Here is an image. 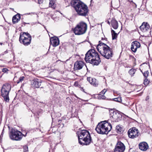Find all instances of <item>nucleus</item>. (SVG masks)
Here are the masks:
<instances>
[{"instance_id":"f257e3e1","label":"nucleus","mask_w":152,"mask_h":152,"mask_svg":"<svg viewBox=\"0 0 152 152\" xmlns=\"http://www.w3.org/2000/svg\"><path fill=\"white\" fill-rule=\"evenodd\" d=\"M85 60L93 65H98L101 62V60L98 53L94 49L89 50L85 55Z\"/></svg>"},{"instance_id":"f03ea898","label":"nucleus","mask_w":152,"mask_h":152,"mask_svg":"<svg viewBox=\"0 0 152 152\" xmlns=\"http://www.w3.org/2000/svg\"><path fill=\"white\" fill-rule=\"evenodd\" d=\"M96 46L97 50L101 54L106 58L109 59L112 57L113 55L112 49L100 41Z\"/></svg>"},{"instance_id":"7ed1b4c3","label":"nucleus","mask_w":152,"mask_h":152,"mask_svg":"<svg viewBox=\"0 0 152 152\" xmlns=\"http://www.w3.org/2000/svg\"><path fill=\"white\" fill-rule=\"evenodd\" d=\"M78 137L79 143L82 145H88L92 142L89 132L86 130H81Z\"/></svg>"},{"instance_id":"20e7f679","label":"nucleus","mask_w":152,"mask_h":152,"mask_svg":"<svg viewBox=\"0 0 152 152\" xmlns=\"http://www.w3.org/2000/svg\"><path fill=\"white\" fill-rule=\"evenodd\" d=\"M106 121H105L98 124L95 128V130L98 133L102 134H106L111 130L112 125Z\"/></svg>"},{"instance_id":"39448f33","label":"nucleus","mask_w":152,"mask_h":152,"mask_svg":"<svg viewBox=\"0 0 152 152\" xmlns=\"http://www.w3.org/2000/svg\"><path fill=\"white\" fill-rule=\"evenodd\" d=\"M73 6L79 15L86 17L88 15V7L83 2L80 1Z\"/></svg>"},{"instance_id":"423d86ee","label":"nucleus","mask_w":152,"mask_h":152,"mask_svg":"<svg viewBox=\"0 0 152 152\" xmlns=\"http://www.w3.org/2000/svg\"><path fill=\"white\" fill-rule=\"evenodd\" d=\"M87 24L83 22L78 24L73 29V32L75 35H81L84 34L87 30Z\"/></svg>"},{"instance_id":"0eeeda50","label":"nucleus","mask_w":152,"mask_h":152,"mask_svg":"<svg viewBox=\"0 0 152 152\" xmlns=\"http://www.w3.org/2000/svg\"><path fill=\"white\" fill-rule=\"evenodd\" d=\"M27 133L26 132L24 135L20 132L12 129L9 133L10 138L12 140H20L23 136L26 137Z\"/></svg>"},{"instance_id":"6e6552de","label":"nucleus","mask_w":152,"mask_h":152,"mask_svg":"<svg viewBox=\"0 0 152 152\" xmlns=\"http://www.w3.org/2000/svg\"><path fill=\"white\" fill-rule=\"evenodd\" d=\"M11 89V85L6 83L3 85L1 90V96L4 98V101L7 102H9V94Z\"/></svg>"},{"instance_id":"1a4fd4ad","label":"nucleus","mask_w":152,"mask_h":152,"mask_svg":"<svg viewBox=\"0 0 152 152\" xmlns=\"http://www.w3.org/2000/svg\"><path fill=\"white\" fill-rule=\"evenodd\" d=\"M31 37L28 33L23 32L20 34L19 41L20 43L23 44L25 46L29 45L31 42Z\"/></svg>"},{"instance_id":"9d476101","label":"nucleus","mask_w":152,"mask_h":152,"mask_svg":"<svg viewBox=\"0 0 152 152\" xmlns=\"http://www.w3.org/2000/svg\"><path fill=\"white\" fill-rule=\"evenodd\" d=\"M110 117L112 118L113 121L118 122L120 121L122 118V115L119 111L111 109L109 110Z\"/></svg>"},{"instance_id":"9b49d317","label":"nucleus","mask_w":152,"mask_h":152,"mask_svg":"<svg viewBox=\"0 0 152 152\" xmlns=\"http://www.w3.org/2000/svg\"><path fill=\"white\" fill-rule=\"evenodd\" d=\"M139 134L138 130L135 127H133L130 129L128 132L129 137L132 139L137 137Z\"/></svg>"},{"instance_id":"f8f14e48","label":"nucleus","mask_w":152,"mask_h":152,"mask_svg":"<svg viewBox=\"0 0 152 152\" xmlns=\"http://www.w3.org/2000/svg\"><path fill=\"white\" fill-rule=\"evenodd\" d=\"M125 149L124 145L121 141H118L115 148L114 152H124Z\"/></svg>"},{"instance_id":"ddd939ff","label":"nucleus","mask_w":152,"mask_h":152,"mask_svg":"<svg viewBox=\"0 0 152 152\" xmlns=\"http://www.w3.org/2000/svg\"><path fill=\"white\" fill-rule=\"evenodd\" d=\"M50 43L53 47H56L59 44V39L56 37H53L50 38Z\"/></svg>"},{"instance_id":"4468645a","label":"nucleus","mask_w":152,"mask_h":152,"mask_svg":"<svg viewBox=\"0 0 152 152\" xmlns=\"http://www.w3.org/2000/svg\"><path fill=\"white\" fill-rule=\"evenodd\" d=\"M140 46V43L137 41L132 42L131 43V49L132 51L135 53L136 52L137 48Z\"/></svg>"},{"instance_id":"2eb2a0df","label":"nucleus","mask_w":152,"mask_h":152,"mask_svg":"<svg viewBox=\"0 0 152 152\" xmlns=\"http://www.w3.org/2000/svg\"><path fill=\"white\" fill-rule=\"evenodd\" d=\"M41 80L37 79H34L31 82V85L34 88H39L41 85Z\"/></svg>"},{"instance_id":"dca6fc26","label":"nucleus","mask_w":152,"mask_h":152,"mask_svg":"<svg viewBox=\"0 0 152 152\" xmlns=\"http://www.w3.org/2000/svg\"><path fill=\"white\" fill-rule=\"evenodd\" d=\"M150 26L147 22H143L142 25L140 26V30L143 32L147 31L150 28Z\"/></svg>"},{"instance_id":"f3484780","label":"nucleus","mask_w":152,"mask_h":152,"mask_svg":"<svg viewBox=\"0 0 152 152\" xmlns=\"http://www.w3.org/2000/svg\"><path fill=\"white\" fill-rule=\"evenodd\" d=\"M84 65L83 63L81 61H78L75 62L74 65V69L75 70L81 69Z\"/></svg>"},{"instance_id":"a211bd4d","label":"nucleus","mask_w":152,"mask_h":152,"mask_svg":"<svg viewBox=\"0 0 152 152\" xmlns=\"http://www.w3.org/2000/svg\"><path fill=\"white\" fill-rule=\"evenodd\" d=\"M139 147L141 150L143 151L147 150L148 148V144L145 142L140 143L139 145Z\"/></svg>"},{"instance_id":"6ab92c4d","label":"nucleus","mask_w":152,"mask_h":152,"mask_svg":"<svg viewBox=\"0 0 152 152\" xmlns=\"http://www.w3.org/2000/svg\"><path fill=\"white\" fill-rule=\"evenodd\" d=\"M87 80L90 84L94 86H96L98 85V82H97L96 79L95 78H93L90 77H88Z\"/></svg>"},{"instance_id":"aec40b11","label":"nucleus","mask_w":152,"mask_h":152,"mask_svg":"<svg viewBox=\"0 0 152 152\" xmlns=\"http://www.w3.org/2000/svg\"><path fill=\"white\" fill-rule=\"evenodd\" d=\"M20 15L19 14H18L13 16L12 19L13 24H15L20 21Z\"/></svg>"},{"instance_id":"412c9836","label":"nucleus","mask_w":152,"mask_h":152,"mask_svg":"<svg viewBox=\"0 0 152 152\" xmlns=\"http://www.w3.org/2000/svg\"><path fill=\"white\" fill-rule=\"evenodd\" d=\"M111 24L112 27L115 29H117L118 27V22L115 19H113L111 22Z\"/></svg>"},{"instance_id":"4be33fe9","label":"nucleus","mask_w":152,"mask_h":152,"mask_svg":"<svg viewBox=\"0 0 152 152\" xmlns=\"http://www.w3.org/2000/svg\"><path fill=\"white\" fill-rule=\"evenodd\" d=\"M116 131L118 134H121L123 132L124 128L122 126L119 125L116 127Z\"/></svg>"},{"instance_id":"5701e85b","label":"nucleus","mask_w":152,"mask_h":152,"mask_svg":"<svg viewBox=\"0 0 152 152\" xmlns=\"http://www.w3.org/2000/svg\"><path fill=\"white\" fill-rule=\"evenodd\" d=\"M113 40L116 39L118 36V34L115 32L112 29L111 31Z\"/></svg>"},{"instance_id":"b1692460","label":"nucleus","mask_w":152,"mask_h":152,"mask_svg":"<svg viewBox=\"0 0 152 152\" xmlns=\"http://www.w3.org/2000/svg\"><path fill=\"white\" fill-rule=\"evenodd\" d=\"M135 72V70L132 68L129 70V73L132 76H133Z\"/></svg>"},{"instance_id":"393cba45","label":"nucleus","mask_w":152,"mask_h":152,"mask_svg":"<svg viewBox=\"0 0 152 152\" xmlns=\"http://www.w3.org/2000/svg\"><path fill=\"white\" fill-rule=\"evenodd\" d=\"M54 1L53 0L51 1H50V2L49 4V7H51L52 8L54 9L55 8V7L54 6Z\"/></svg>"},{"instance_id":"a878e982","label":"nucleus","mask_w":152,"mask_h":152,"mask_svg":"<svg viewBox=\"0 0 152 152\" xmlns=\"http://www.w3.org/2000/svg\"><path fill=\"white\" fill-rule=\"evenodd\" d=\"M80 1L79 0H72L70 3L73 6V5H75V4L77 3L78 2H80Z\"/></svg>"},{"instance_id":"bb28decb","label":"nucleus","mask_w":152,"mask_h":152,"mask_svg":"<svg viewBox=\"0 0 152 152\" xmlns=\"http://www.w3.org/2000/svg\"><path fill=\"white\" fill-rule=\"evenodd\" d=\"M150 82V81L148 80L146 78L144 79L143 83L144 85L146 86L148 85Z\"/></svg>"},{"instance_id":"cd10ccee","label":"nucleus","mask_w":152,"mask_h":152,"mask_svg":"<svg viewBox=\"0 0 152 152\" xmlns=\"http://www.w3.org/2000/svg\"><path fill=\"white\" fill-rule=\"evenodd\" d=\"M113 99L114 101L119 102H121L122 101L121 98V97H118L117 98H115Z\"/></svg>"},{"instance_id":"c85d7f7f","label":"nucleus","mask_w":152,"mask_h":152,"mask_svg":"<svg viewBox=\"0 0 152 152\" xmlns=\"http://www.w3.org/2000/svg\"><path fill=\"white\" fill-rule=\"evenodd\" d=\"M23 152H28V146L26 145L23 146Z\"/></svg>"},{"instance_id":"c756f323","label":"nucleus","mask_w":152,"mask_h":152,"mask_svg":"<svg viewBox=\"0 0 152 152\" xmlns=\"http://www.w3.org/2000/svg\"><path fill=\"white\" fill-rule=\"evenodd\" d=\"M143 76L147 78L149 74V72L148 71H145L144 73H142Z\"/></svg>"},{"instance_id":"7c9ffc66","label":"nucleus","mask_w":152,"mask_h":152,"mask_svg":"<svg viewBox=\"0 0 152 152\" xmlns=\"http://www.w3.org/2000/svg\"><path fill=\"white\" fill-rule=\"evenodd\" d=\"M25 77L24 76H21L20 77L19 80H18L17 81V83H18L20 82H21L24 79Z\"/></svg>"},{"instance_id":"2f4dec72","label":"nucleus","mask_w":152,"mask_h":152,"mask_svg":"<svg viewBox=\"0 0 152 152\" xmlns=\"http://www.w3.org/2000/svg\"><path fill=\"white\" fill-rule=\"evenodd\" d=\"M98 97L99 99H105L106 98L104 95L101 94L99 95Z\"/></svg>"},{"instance_id":"473e14b6","label":"nucleus","mask_w":152,"mask_h":152,"mask_svg":"<svg viewBox=\"0 0 152 152\" xmlns=\"http://www.w3.org/2000/svg\"><path fill=\"white\" fill-rule=\"evenodd\" d=\"M132 6L133 7H134V8H136L137 7V5H136V4L134 3V2H133L132 4H131Z\"/></svg>"},{"instance_id":"72a5a7b5","label":"nucleus","mask_w":152,"mask_h":152,"mask_svg":"<svg viewBox=\"0 0 152 152\" xmlns=\"http://www.w3.org/2000/svg\"><path fill=\"white\" fill-rule=\"evenodd\" d=\"M8 69L6 68H3L2 69V71L4 72H6L7 71Z\"/></svg>"},{"instance_id":"f704fd0d","label":"nucleus","mask_w":152,"mask_h":152,"mask_svg":"<svg viewBox=\"0 0 152 152\" xmlns=\"http://www.w3.org/2000/svg\"><path fill=\"white\" fill-rule=\"evenodd\" d=\"M106 91H107L106 90H105V89H104L103 90H102L101 91V93L102 94H103L104 95V94H105V93L106 92Z\"/></svg>"},{"instance_id":"c9c22d12","label":"nucleus","mask_w":152,"mask_h":152,"mask_svg":"<svg viewBox=\"0 0 152 152\" xmlns=\"http://www.w3.org/2000/svg\"><path fill=\"white\" fill-rule=\"evenodd\" d=\"M43 0H38V3L41 4L42 3Z\"/></svg>"},{"instance_id":"e433bc0d","label":"nucleus","mask_w":152,"mask_h":152,"mask_svg":"<svg viewBox=\"0 0 152 152\" xmlns=\"http://www.w3.org/2000/svg\"><path fill=\"white\" fill-rule=\"evenodd\" d=\"M8 53V51H7V50L6 51H5L4 52V53H2V55H4V54H6L7 53Z\"/></svg>"},{"instance_id":"4c0bfd02","label":"nucleus","mask_w":152,"mask_h":152,"mask_svg":"<svg viewBox=\"0 0 152 152\" xmlns=\"http://www.w3.org/2000/svg\"><path fill=\"white\" fill-rule=\"evenodd\" d=\"M102 40H105V41H107V38H102Z\"/></svg>"},{"instance_id":"58836bf2","label":"nucleus","mask_w":152,"mask_h":152,"mask_svg":"<svg viewBox=\"0 0 152 152\" xmlns=\"http://www.w3.org/2000/svg\"><path fill=\"white\" fill-rule=\"evenodd\" d=\"M128 1L129 2V3L130 4H132V3L133 2V1H132H132L128 0Z\"/></svg>"},{"instance_id":"ea45409f","label":"nucleus","mask_w":152,"mask_h":152,"mask_svg":"<svg viewBox=\"0 0 152 152\" xmlns=\"http://www.w3.org/2000/svg\"><path fill=\"white\" fill-rule=\"evenodd\" d=\"M81 90L82 91H83V92H84L85 93H86L84 91V89H83V88H81Z\"/></svg>"},{"instance_id":"a19ab883","label":"nucleus","mask_w":152,"mask_h":152,"mask_svg":"<svg viewBox=\"0 0 152 152\" xmlns=\"http://www.w3.org/2000/svg\"><path fill=\"white\" fill-rule=\"evenodd\" d=\"M22 24H23V23H22ZM23 24L24 26H25V24H29V23H25V22H23Z\"/></svg>"},{"instance_id":"79ce46f5","label":"nucleus","mask_w":152,"mask_h":152,"mask_svg":"<svg viewBox=\"0 0 152 152\" xmlns=\"http://www.w3.org/2000/svg\"><path fill=\"white\" fill-rule=\"evenodd\" d=\"M2 75V74H1V75H0V78H1V77Z\"/></svg>"},{"instance_id":"37998d69","label":"nucleus","mask_w":152,"mask_h":152,"mask_svg":"<svg viewBox=\"0 0 152 152\" xmlns=\"http://www.w3.org/2000/svg\"><path fill=\"white\" fill-rule=\"evenodd\" d=\"M43 87H40L41 88H43Z\"/></svg>"},{"instance_id":"c03bdc74","label":"nucleus","mask_w":152,"mask_h":152,"mask_svg":"<svg viewBox=\"0 0 152 152\" xmlns=\"http://www.w3.org/2000/svg\"><path fill=\"white\" fill-rule=\"evenodd\" d=\"M1 44V45H2V43H1V44Z\"/></svg>"},{"instance_id":"a18cd8bd","label":"nucleus","mask_w":152,"mask_h":152,"mask_svg":"<svg viewBox=\"0 0 152 152\" xmlns=\"http://www.w3.org/2000/svg\"><path fill=\"white\" fill-rule=\"evenodd\" d=\"M69 6V4L68 5V6Z\"/></svg>"},{"instance_id":"49530a36","label":"nucleus","mask_w":152,"mask_h":152,"mask_svg":"<svg viewBox=\"0 0 152 152\" xmlns=\"http://www.w3.org/2000/svg\"><path fill=\"white\" fill-rule=\"evenodd\" d=\"M108 23H109V21H108Z\"/></svg>"},{"instance_id":"de8ad7c7","label":"nucleus","mask_w":152,"mask_h":152,"mask_svg":"<svg viewBox=\"0 0 152 152\" xmlns=\"http://www.w3.org/2000/svg\"><path fill=\"white\" fill-rule=\"evenodd\" d=\"M92 0H91V1H92Z\"/></svg>"},{"instance_id":"09e8293b","label":"nucleus","mask_w":152,"mask_h":152,"mask_svg":"<svg viewBox=\"0 0 152 152\" xmlns=\"http://www.w3.org/2000/svg\"><path fill=\"white\" fill-rule=\"evenodd\" d=\"M22 26H23V25H22Z\"/></svg>"}]
</instances>
